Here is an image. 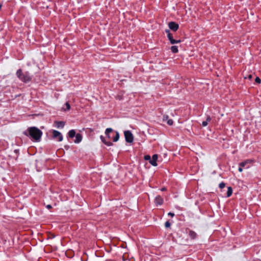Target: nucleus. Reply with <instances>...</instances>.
I'll return each instance as SVG.
<instances>
[{
	"label": "nucleus",
	"instance_id": "1",
	"mask_svg": "<svg viewBox=\"0 0 261 261\" xmlns=\"http://www.w3.org/2000/svg\"><path fill=\"white\" fill-rule=\"evenodd\" d=\"M28 133H25V135L30 137L34 141L39 142L42 135V132L37 127L33 126L28 129Z\"/></svg>",
	"mask_w": 261,
	"mask_h": 261
},
{
	"label": "nucleus",
	"instance_id": "2",
	"mask_svg": "<svg viewBox=\"0 0 261 261\" xmlns=\"http://www.w3.org/2000/svg\"><path fill=\"white\" fill-rule=\"evenodd\" d=\"M17 76L23 82L27 83L31 80V77L29 72L23 73L21 69H18L16 72Z\"/></svg>",
	"mask_w": 261,
	"mask_h": 261
},
{
	"label": "nucleus",
	"instance_id": "3",
	"mask_svg": "<svg viewBox=\"0 0 261 261\" xmlns=\"http://www.w3.org/2000/svg\"><path fill=\"white\" fill-rule=\"evenodd\" d=\"M125 141L128 143H132L134 140V137L129 130H126L124 132Z\"/></svg>",
	"mask_w": 261,
	"mask_h": 261
},
{
	"label": "nucleus",
	"instance_id": "4",
	"mask_svg": "<svg viewBox=\"0 0 261 261\" xmlns=\"http://www.w3.org/2000/svg\"><path fill=\"white\" fill-rule=\"evenodd\" d=\"M53 137L54 139H58V141L59 142L62 141L63 139L61 133L56 130L53 131Z\"/></svg>",
	"mask_w": 261,
	"mask_h": 261
},
{
	"label": "nucleus",
	"instance_id": "5",
	"mask_svg": "<svg viewBox=\"0 0 261 261\" xmlns=\"http://www.w3.org/2000/svg\"><path fill=\"white\" fill-rule=\"evenodd\" d=\"M169 28L173 31H176L178 29V24L175 22L171 21L168 23Z\"/></svg>",
	"mask_w": 261,
	"mask_h": 261
},
{
	"label": "nucleus",
	"instance_id": "6",
	"mask_svg": "<svg viewBox=\"0 0 261 261\" xmlns=\"http://www.w3.org/2000/svg\"><path fill=\"white\" fill-rule=\"evenodd\" d=\"M168 38L170 40V43L172 44H174L175 43H178L181 42L180 40L174 39L171 33H169V34H168Z\"/></svg>",
	"mask_w": 261,
	"mask_h": 261
},
{
	"label": "nucleus",
	"instance_id": "7",
	"mask_svg": "<svg viewBox=\"0 0 261 261\" xmlns=\"http://www.w3.org/2000/svg\"><path fill=\"white\" fill-rule=\"evenodd\" d=\"M158 160V155L153 154L152 156V159H150L149 163L153 166H156L157 163L156 161Z\"/></svg>",
	"mask_w": 261,
	"mask_h": 261
},
{
	"label": "nucleus",
	"instance_id": "8",
	"mask_svg": "<svg viewBox=\"0 0 261 261\" xmlns=\"http://www.w3.org/2000/svg\"><path fill=\"white\" fill-rule=\"evenodd\" d=\"M156 205H161L163 203V199L160 196H157L154 200Z\"/></svg>",
	"mask_w": 261,
	"mask_h": 261
},
{
	"label": "nucleus",
	"instance_id": "9",
	"mask_svg": "<svg viewBox=\"0 0 261 261\" xmlns=\"http://www.w3.org/2000/svg\"><path fill=\"white\" fill-rule=\"evenodd\" d=\"M55 124L57 128H63L64 126L65 123L63 121H55Z\"/></svg>",
	"mask_w": 261,
	"mask_h": 261
},
{
	"label": "nucleus",
	"instance_id": "10",
	"mask_svg": "<svg viewBox=\"0 0 261 261\" xmlns=\"http://www.w3.org/2000/svg\"><path fill=\"white\" fill-rule=\"evenodd\" d=\"M82 140V136L80 134H77L75 135V139L74 142L75 143H79Z\"/></svg>",
	"mask_w": 261,
	"mask_h": 261
},
{
	"label": "nucleus",
	"instance_id": "11",
	"mask_svg": "<svg viewBox=\"0 0 261 261\" xmlns=\"http://www.w3.org/2000/svg\"><path fill=\"white\" fill-rule=\"evenodd\" d=\"M113 132V129L111 128H108L106 129L105 134L108 138H111L110 133Z\"/></svg>",
	"mask_w": 261,
	"mask_h": 261
},
{
	"label": "nucleus",
	"instance_id": "12",
	"mask_svg": "<svg viewBox=\"0 0 261 261\" xmlns=\"http://www.w3.org/2000/svg\"><path fill=\"white\" fill-rule=\"evenodd\" d=\"M252 162L251 160H247L244 162H242L239 164V166L241 167H245L248 163H251Z\"/></svg>",
	"mask_w": 261,
	"mask_h": 261
},
{
	"label": "nucleus",
	"instance_id": "13",
	"mask_svg": "<svg viewBox=\"0 0 261 261\" xmlns=\"http://www.w3.org/2000/svg\"><path fill=\"white\" fill-rule=\"evenodd\" d=\"M100 139L102 141V142L105 143L106 145H107V146H112L113 145V143L111 142H107L104 137H102V136H100Z\"/></svg>",
	"mask_w": 261,
	"mask_h": 261
},
{
	"label": "nucleus",
	"instance_id": "14",
	"mask_svg": "<svg viewBox=\"0 0 261 261\" xmlns=\"http://www.w3.org/2000/svg\"><path fill=\"white\" fill-rule=\"evenodd\" d=\"M232 193V189L230 187H228L227 188V197H230Z\"/></svg>",
	"mask_w": 261,
	"mask_h": 261
},
{
	"label": "nucleus",
	"instance_id": "15",
	"mask_svg": "<svg viewBox=\"0 0 261 261\" xmlns=\"http://www.w3.org/2000/svg\"><path fill=\"white\" fill-rule=\"evenodd\" d=\"M68 135L70 138H73L75 136V131L73 129L70 130L68 133Z\"/></svg>",
	"mask_w": 261,
	"mask_h": 261
},
{
	"label": "nucleus",
	"instance_id": "16",
	"mask_svg": "<svg viewBox=\"0 0 261 261\" xmlns=\"http://www.w3.org/2000/svg\"><path fill=\"white\" fill-rule=\"evenodd\" d=\"M115 136L113 137V140L114 142H117L119 139V134L118 132H115Z\"/></svg>",
	"mask_w": 261,
	"mask_h": 261
},
{
	"label": "nucleus",
	"instance_id": "17",
	"mask_svg": "<svg viewBox=\"0 0 261 261\" xmlns=\"http://www.w3.org/2000/svg\"><path fill=\"white\" fill-rule=\"evenodd\" d=\"M189 236L191 239H194L196 237V233L194 231L190 230L189 231Z\"/></svg>",
	"mask_w": 261,
	"mask_h": 261
},
{
	"label": "nucleus",
	"instance_id": "18",
	"mask_svg": "<svg viewBox=\"0 0 261 261\" xmlns=\"http://www.w3.org/2000/svg\"><path fill=\"white\" fill-rule=\"evenodd\" d=\"M171 50L172 52L173 53H176L178 51V48H177V46H171Z\"/></svg>",
	"mask_w": 261,
	"mask_h": 261
},
{
	"label": "nucleus",
	"instance_id": "19",
	"mask_svg": "<svg viewBox=\"0 0 261 261\" xmlns=\"http://www.w3.org/2000/svg\"><path fill=\"white\" fill-rule=\"evenodd\" d=\"M167 123L168 125H172L173 123V121L172 119H168V121H167Z\"/></svg>",
	"mask_w": 261,
	"mask_h": 261
},
{
	"label": "nucleus",
	"instance_id": "20",
	"mask_svg": "<svg viewBox=\"0 0 261 261\" xmlns=\"http://www.w3.org/2000/svg\"><path fill=\"white\" fill-rule=\"evenodd\" d=\"M169 119V116L168 115H164L163 118V120L164 121H167Z\"/></svg>",
	"mask_w": 261,
	"mask_h": 261
},
{
	"label": "nucleus",
	"instance_id": "21",
	"mask_svg": "<svg viewBox=\"0 0 261 261\" xmlns=\"http://www.w3.org/2000/svg\"><path fill=\"white\" fill-rule=\"evenodd\" d=\"M225 184L224 183V182H221L219 185V187L220 189H223L225 187Z\"/></svg>",
	"mask_w": 261,
	"mask_h": 261
},
{
	"label": "nucleus",
	"instance_id": "22",
	"mask_svg": "<svg viewBox=\"0 0 261 261\" xmlns=\"http://www.w3.org/2000/svg\"><path fill=\"white\" fill-rule=\"evenodd\" d=\"M255 81L256 83L258 84H260L261 83V80L258 77H256L255 79Z\"/></svg>",
	"mask_w": 261,
	"mask_h": 261
},
{
	"label": "nucleus",
	"instance_id": "23",
	"mask_svg": "<svg viewBox=\"0 0 261 261\" xmlns=\"http://www.w3.org/2000/svg\"><path fill=\"white\" fill-rule=\"evenodd\" d=\"M144 158V160H149V161H150V159H151L150 156L149 155H145Z\"/></svg>",
	"mask_w": 261,
	"mask_h": 261
},
{
	"label": "nucleus",
	"instance_id": "24",
	"mask_svg": "<svg viewBox=\"0 0 261 261\" xmlns=\"http://www.w3.org/2000/svg\"><path fill=\"white\" fill-rule=\"evenodd\" d=\"M165 226L166 228H168L170 226V223L169 221H167L165 222Z\"/></svg>",
	"mask_w": 261,
	"mask_h": 261
},
{
	"label": "nucleus",
	"instance_id": "25",
	"mask_svg": "<svg viewBox=\"0 0 261 261\" xmlns=\"http://www.w3.org/2000/svg\"><path fill=\"white\" fill-rule=\"evenodd\" d=\"M65 105L66 106V110H69L70 108L69 103L68 102H66Z\"/></svg>",
	"mask_w": 261,
	"mask_h": 261
},
{
	"label": "nucleus",
	"instance_id": "26",
	"mask_svg": "<svg viewBox=\"0 0 261 261\" xmlns=\"http://www.w3.org/2000/svg\"><path fill=\"white\" fill-rule=\"evenodd\" d=\"M207 121H204L202 123V125L203 126H206L207 125Z\"/></svg>",
	"mask_w": 261,
	"mask_h": 261
},
{
	"label": "nucleus",
	"instance_id": "27",
	"mask_svg": "<svg viewBox=\"0 0 261 261\" xmlns=\"http://www.w3.org/2000/svg\"><path fill=\"white\" fill-rule=\"evenodd\" d=\"M252 74H249V75H248V76H244V78H245V79H247V78H248V79H249V80L251 79H252Z\"/></svg>",
	"mask_w": 261,
	"mask_h": 261
},
{
	"label": "nucleus",
	"instance_id": "28",
	"mask_svg": "<svg viewBox=\"0 0 261 261\" xmlns=\"http://www.w3.org/2000/svg\"><path fill=\"white\" fill-rule=\"evenodd\" d=\"M168 215L171 217H173L174 216V214L171 212H169Z\"/></svg>",
	"mask_w": 261,
	"mask_h": 261
},
{
	"label": "nucleus",
	"instance_id": "29",
	"mask_svg": "<svg viewBox=\"0 0 261 261\" xmlns=\"http://www.w3.org/2000/svg\"><path fill=\"white\" fill-rule=\"evenodd\" d=\"M46 207L48 209H50L52 207L51 205L50 204H47L46 206Z\"/></svg>",
	"mask_w": 261,
	"mask_h": 261
},
{
	"label": "nucleus",
	"instance_id": "30",
	"mask_svg": "<svg viewBox=\"0 0 261 261\" xmlns=\"http://www.w3.org/2000/svg\"><path fill=\"white\" fill-rule=\"evenodd\" d=\"M242 167H243L240 166V167L238 169V170H239V172H242L243 171Z\"/></svg>",
	"mask_w": 261,
	"mask_h": 261
},
{
	"label": "nucleus",
	"instance_id": "31",
	"mask_svg": "<svg viewBox=\"0 0 261 261\" xmlns=\"http://www.w3.org/2000/svg\"><path fill=\"white\" fill-rule=\"evenodd\" d=\"M211 120V117L210 116H208V117H207V119H206V121H207V122H210Z\"/></svg>",
	"mask_w": 261,
	"mask_h": 261
},
{
	"label": "nucleus",
	"instance_id": "32",
	"mask_svg": "<svg viewBox=\"0 0 261 261\" xmlns=\"http://www.w3.org/2000/svg\"><path fill=\"white\" fill-rule=\"evenodd\" d=\"M166 190V189L165 187H164V188H162L161 189V190L162 191H165Z\"/></svg>",
	"mask_w": 261,
	"mask_h": 261
},
{
	"label": "nucleus",
	"instance_id": "33",
	"mask_svg": "<svg viewBox=\"0 0 261 261\" xmlns=\"http://www.w3.org/2000/svg\"><path fill=\"white\" fill-rule=\"evenodd\" d=\"M165 32H166V33H167L168 34H169V33H170V31H169V30H166L165 31Z\"/></svg>",
	"mask_w": 261,
	"mask_h": 261
}]
</instances>
